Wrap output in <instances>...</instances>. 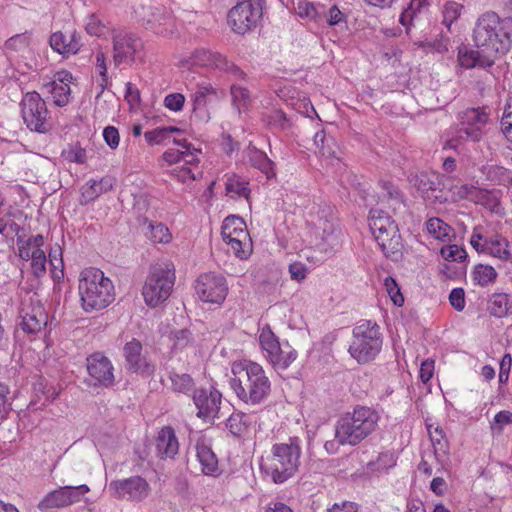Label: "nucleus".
<instances>
[{"instance_id": "f257e3e1", "label": "nucleus", "mask_w": 512, "mask_h": 512, "mask_svg": "<svg viewBox=\"0 0 512 512\" xmlns=\"http://www.w3.org/2000/svg\"><path fill=\"white\" fill-rule=\"evenodd\" d=\"M512 18H500L495 12L482 14L476 21L473 40L477 48L488 54L486 62L506 54L512 44Z\"/></svg>"}, {"instance_id": "f03ea898", "label": "nucleus", "mask_w": 512, "mask_h": 512, "mask_svg": "<svg viewBox=\"0 0 512 512\" xmlns=\"http://www.w3.org/2000/svg\"><path fill=\"white\" fill-rule=\"evenodd\" d=\"M230 388L246 404L261 403L270 392V381L263 367L249 360L231 364Z\"/></svg>"}, {"instance_id": "7ed1b4c3", "label": "nucleus", "mask_w": 512, "mask_h": 512, "mask_svg": "<svg viewBox=\"0 0 512 512\" xmlns=\"http://www.w3.org/2000/svg\"><path fill=\"white\" fill-rule=\"evenodd\" d=\"M379 412L368 406H356L342 415L335 424V440L340 445L356 446L376 431Z\"/></svg>"}, {"instance_id": "20e7f679", "label": "nucleus", "mask_w": 512, "mask_h": 512, "mask_svg": "<svg viewBox=\"0 0 512 512\" xmlns=\"http://www.w3.org/2000/svg\"><path fill=\"white\" fill-rule=\"evenodd\" d=\"M300 456L301 445L299 438H290L287 443L274 444L270 454L262 457L260 468L274 483H284L297 471Z\"/></svg>"}, {"instance_id": "39448f33", "label": "nucleus", "mask_w": 512, "mask_h": 512, "mask_svg": "<svg viewBox=\"0 0 512 512\" xmlns=\"http://www.w3.org/2000/svg\"><path fill=\"white\" fill-rule=\"evenodd\" d=\"M78 289L82 308L87 313L100 311L115 299L112 281L98 268H86L80 273Z\"/></svg>"}, {"instance_id": "423d86ee", "label": "nucleus", "mask_w": 512, "mask_h": 512, "mask_svg": "<svg viewBox=\"0 0 512 512\" xmlns=\"http://www.w3.org/2000/svg\"><path fill=\"white\" fill-rule=\"evenodd\" d=\"M383 337L377 322H362L353 329L348 352L358 364L373 361L380 353Z\"/></svg>"}, {"instance_id": "0eeeda50", "label": "nucleus", "mask_w": 512, "mask_h": 512, "mask_svg": "<svg viewBox=\"0 0 512 512\" xmlns=\"http://www.w3.org/2000/svg\"><path fill=\"white\" fill-rule=\"evenodd\" d=\"M175 282V268L171 262L156 263L150 268V273L143 287V297L146 304L156 307L170 296Z\"/></svg>"}, {"instance_id": "6e6552de", "label": "nucleus", "mask_w": 512, "mask_h": 512, "mask_svg": "<svg viewBox=\"0 0 512 512\" xmlns=\"http://www.w3.org/2000/svg\"><path fill=\"white\" fill-rule=\"evenodd\" d=\"M369 227L376 242L386 256L400 252L402 245L398 227L386 212L371 209Z\"/></svg>"}, {"instance_id": "1a4fd4ad", "label": "nucleus", "mask_w": 512, "mask_h": 512, "mask_svg": "<svg viewBox=\"0 0 512 512\" xmlns=\"http://www.w3.org/2000/svg\"><path fill=\"white\" fill-rule=\"evenodd\" d=\"M259 344L263 357L277 369H287L297 358V352L288 342L280 343L269 325H264L259 332Z\"/></svg>"}, {"instance_id": "9d476101", "label": "nucleus", "mask_w": 512, "mask_h": 512, "mask_svg": "<svg viewBox=\"0 0 512 512\" xmlns=\"http://www.w3.org/2000/svg\"><path fill=\"white\" fill-rule=\"evenodd\" d=\"M459 128L455 139L448 141L451 146L453 142L472 141L480 142L484 136V127L490 120L488 107H471L458 113Z\"/></svg>"}, {"instance_id": "9b49d317", "label": "nucleus", "mask_w": 512, "mask_h": 512, "mask_svg": "<svg viewBox=\"0 0 512 512\" xmlns=\"http://www.w3.org/2000/svg\"><path fill=\"white\" fill-rule=\"evenodd\" d=\"M262 16V0H242L228 13L232 30L244 35L256 26Z\"/></svg>"}, {"instance_id": "f8f14e48", "label": "nucleus", "mask_w": 512, "mask_h": 512, "mask_svg": "<svg viewBox=\"0 0 512 512\" xmlns=\"http://www.w3.org/2000/svg\"><path fill=\"white\" fill-rule=\"evenodd\" d=\"M22 118L31 131L45 133L49 130L48 110L40 94L28 92L21 102Z\"/></svg>"}, {"instance_id": "ddd939ff", "label": "nucleus", "mask_w": 512, "mask_h": 512, "mask_svg": "<svg viewBox=\"0 0 512 512\" xmlns=\"http://www.w3.org/2000/svg\"><path fill=\"white\" fill-rule=\"evenodd\" d=\"M90 491L85 485L64 486L49 492L38 504L41 512H52L53 509L68 507L81 500L82 496Z\"/></svg>"}, {"instance_id": "4468645a", "label": "nucleus", "mask_w": 512, "mask_h": 512, "mask_svg": "<svg viewBox=\"0 0 512 512\" xmlns=\"http://www.w3.org/2000/svg\"><path fill=\"white\" fill-rule=\"evenodd\" d=\"M109 491L116 499L139 502L148 497L150 486L144 478L132 476L111 481Z\"/></svg>"}, {"instance_id": "2eb2a0df", "label": "nucleus", "mask_w": 512, "mask_h": 512, "mask_svg": "<svg viewBox=\"0 0 512 512\" xmlns=\"http://www.w3.org/2000/svg\"><path fill=\"white\" fill-rule=\"evenodd\" d=\"M90 386L108 388L114 384V368L111 361L100 352L93 353L86 359Z\"/></svg>"}, {"instance_id": "dca6fc26", "label": "nucleus", "mask_w": 512, "mask_h": 512, "mask_svg": "<svg viewBox=\"0 0 512 512\" xmlns=\"http://www.w3.org/2000/svg\"><path fill=\"white\" fill-rule=\"evenodd\" d=\"M195 291L203 302L220 306L224 301L223 277L214 273L200 275L195 283Z\"/></svg>"}, {"instance_id": "f3484780", "label": "nucleus", "mask_w": 512, "mask_h": 512, "mask_svg": "<svg viewBox=\"0 0 512 512\" xmlns=\"http://www.w3.org/2000/svg\"><path fill=\"white\" fill-rule=\"evenodd\" d=\"M142 350V344L137 339H132L124 345L125 368L131 373L151 376L155 372V366L147 361Z\"/></svg>"}, {"instance_id": "a211bd4d", "label": "nucleus", "mask_w": 512, "mask_h": 512, "mask_svg": "<svg viewBox=\"0 0 512 512\" xmlns=\"http://www.w3.org/2000/svg\"><path fill=\"white\" fill-rule=\"evenodd\" d=\"M142 48L140 39L131 34L119 33L113 38L114 63L119 65L126 60L134 61L135 54Z\"/></svg>"}, {"instance_id": "6ab92c4d", "label": "nucleus", "mask_w": 512, "mask_h": 512, "mask_svg": "<svg viewBox=\"0 0 512 512\" xmlns=\"http://www.w3.org/2000/svg\"><path fill=\"white\" fill-rule=\"evenodd\" d=\"M222 394L215 389H197L193 395V401L198 408L199 418L214 417L220 410Z\"/></svg>"}, {"instance_id": "aec40b11", "label": "nucleus", "mask_w": 512, "mask_h": 512, "mask_svg": "<svg viewBox=\"0 0 512 512\" xmlns=\"http://www.w3.org/2000/svg\"><path fill=\"white\" fill-rule=\"evenodd\" d=\"M414 185L424 199L439 203L445 201L441 194L439 174L421 172L415 176Z\"/></svg>"}, {"instance_id": "412c9836", "label": "nucleus", "mask_w": 512, "mask_h": 512, "mask_svg": "<svg viewBox=\"0 0 512 512\" xmlns=\"http://www.w3.org/2000/svg\"><path fill=\"white\" fill-rule=\"evenodd\" d=\"M72 79L71 73L67 71L58 72L55 79L43 85V92L50 93L57 106H65L69 102L71 89L69 82Z\"/></svg>"}, {"instance_id": "4be33fe9", "label": "nucleus", "mask_w": 512, "mask_h": 512, "mask_svg": "<svg viewBox=\"0 0 512 512\" xmlns=\"http://www.w3.org/2000/svg\"><path fill=\"white\" fill-rule=\"evenodd\" d=\"M80 38V35L76 31L71 32L69 35L58 31L50 36V46L59 54L69 56L76 54L80 50Z\"/></svg>"}, {"instance_id": "5701e85b", "label": "nucleus", "mask_w": 512, "mask_h": 512, "mask_svg": "<svg viewBox=\"0 0 512 512\" xmlns=\"http://www.w3.org/2000/svg\"><path fill=\"white\" fill-rule=\"evenodd\" d=\"M179 449L178 440L172 427H163L156 437V450L160 458H173Z\"/></svg>"}, {"instance_id": "b1692460", "label": "nucleus", "mask_w": 512, "mask_h": 512, "mask_svg": "<svg viewBox=\"0 0 512 512\" xmlns=\"http://www.w3.org/2000/svg\"><path fill=\"white\" fill-rule=\"evenodd\" d=\"M486 57L488 54L483 52L482 49L477 48L476 50L463 48L458 52V62L461 67L466 69H471L475 67L480 68H488L491 67L495 63V59L491 57V61L486 62Z\"/></svg>"}, {"instance_id": "393cba45", "label": "nucleus", "mask_w": 512, "mask_h": 512, "mask_svg": "<svg viewBox=\"0 0 512 512\" xmlns=\"http://www.w3.org/2000/svg\"><path fill=\"white\" fill-rule=\"evenodd\" d=\"M247 155L252 166L265 174L267 179H272L276 176L275 163L264 152L250 144Z\"/></svg>"}, {"instance_id": "a878e982", "label": "nucleus", "mask_w": 512, "mask_h": 512, "mask_svg": "<svg viewBox=\"0 0 512 512\" xmlns=\"http://www.w3.org/2000/svg\"><path fill=\"white\" fill-rule=\"evenodd\" d=\"M221 58L219 53H214L206 49H197L191 57L181 61L182 67L188 69L192 67H212L217 65Z\"/></svg>"}, {"instance_id": "bb28decb", "label": "nucleus", "mask_w": 512, "mask_h": 512, "mask_svg": "<svg viewBox=\"0 0 512 512\" xmlns=\"http://www.w3.org/2000/svg\"><path fill=\"white\" fill-rule=\"evenodd\" d=\"M138 222L140 225L147 224V231L145 235L149 238L153 243H168L170 242L172 236L169 232V229L160 222L149 221L147 217L138 218Z\"/></svg>"}, {"instance_id": "cd10ccee", "label": "nucleus", "mask_w": 512, "mask_h": 512, "mask_svg": "<svg viewBox=\"0 0 512 512\" xmlns=\"http://www.w3.org/2000/svg\"><path fill=\"white\" fill-rule=\"evenodd\" d=\"M427 431L434 449L435 456H446L449 451L448 441L443 429L439 425L427 424Z\"/></svg>"}, {"instance_id": "c85d7f7f", "label": "nucleus", "mask_w": 512, "mask_h": 512, "mask_svg": "<svg viewBox=\"0 0 512 512\" xmlns=\"http://www.w3.org/2000/svg\"><path fill=\"white\" fill-rule=\"evenodd\" d=\"M248 184L245 178L233 174L226 181V196L229 195L231 199L237 196L244 202H247L250 194Z\"/></svg>"}, {"instance_id": "c756f323", "label": "nucleus", "mask_w": 512, "mask_h": 512, "mask_svg": "<svg viewBox=\"0 0 512 512\" xmlns=\"http://www.w3.org/2000/svg\"><path fill=\"white\" fill-rule=\"evenodd\" d=\"M196 455L205 474H213L218 468V461L210 447L204 443L196 444Z\"/></svg>"}, {"instance_id": "7c9ffc66", "label": "nucleus", "mask_w": 512, "mask_h": 512, "mask_svg": "<svg viewBox=\"0 0 512 512\" xmlns=\"http://www.w3.org/2000/svg\"><path fill=\"white\" fill-rule=\"evenodd\" d=\"M508 242L500 236H495L491 239H485L481 247V252H488L494 257L507 260L510 257V252L507 249Z\"/></svg>"}, {"instance_id": "2f4dec72", "label": "nucleus", "mask_w": 512, "mask_h": 512, "mask_svg": "<svg viewBox=\"0 0 512 512\" xmlns=\"http://www.w3.org/2000/svg\"><path fill=\"white\" fill-rule=\"evenodd\" d=\"M226 244L229 246V250L233 252V254L241 259H247L251 253V246L247 245L248 238H240L237 235H233V233H229L226 235Z\"/></svg>"}, {"instance_id": "473e14b6", "label": "nucleus", "mask_w": 512, "mask_h": 512, "mask_svg": "<svg viewBox=\"0 0 512 512\" xmlns=\"http://www.w3.org/2000/svg\"><path fill=\"white\" fill-rule=\"evenodd\" d=\"M490 314L497 318H503L509 315L512 310V305L509 304V299L506 294H495L489 303Z\"/></svg>"}, {"instance_id": "72a5a7b5", "label": "nucleus", "mask_w": 512, "mask_h": 512, "mask_svg": "<svg viewBox=\"0 0 512 512\" xmlns=\"http://www.w3.org/2000/svg\"><path fill=\"white\" fill-rule=\"evenodd\" d=\"M426 229L430 235L441 241L449 240L453 231L451 226L439 218H430L426 223Z\"/></svg>"}, {"instance_id": "f704fd0d", "label": "nucleus", "mask_w": 512, "mask_h": 512, "mask_svg": "<svg viewBox=\"0 0 512 512\" xmlns=\"http://www.w3.org/2000/svg\"><path fill=\"white\" fill-rule=\"evenodd\" d=\"M497 277L496 270L490 265L477 264L472 272L473 280L480 286H487L495 281Z\"/></svg>"}, {"instance_id": "c9c22d12", "label": "nucleus", "mask_w": 512, "mask_h": 512, "mask_svg": "<svg viewBox=\"0 0 512 512\" xmlns=\"http://www.w3.org/2000/svg\"><path fill=\"white\" fill-rule=\"evenodd\" d=\"M231 101L232 106L235 108L237 113H241L245 111L248 107V103L250 101V95L246 88H243L238 85H231Z\"/></svg>"}, {"instance_id": "e433bc0d", "label": "nucleus", "mask_w": 512, "mask_h": 512, "mask_svg": "<svg viewBox=\"0 0 512 512\" xmlns=\"http://www.w3.org/2000/svg\"><path fill=\"white\" fill-rule=\"evenodd\" d=\"M314 144L319 152L325 157H334L336 155V144L332 137H327L325 131H318L314 135Z\"/></svg>"}, {"instance_id": "4c0bfd02", "label": "nucleus", "mask_w": 512, "mask_h": 512, "mask_svg": "<svg viewBox=\"0 0 512 512\" xmlns=\"http://www.w3.org/2000/svg\"><path fill=\"white\" fill-rule=\"evenodd\" d=\"M512 425V412L502 410L490 421V429L493 435H501L504 429Z\"/></svg>"}, {"instance_id": "58836bf2", "label": "nucleus", "mask_w": 512, "mask_h": 512, "mask_svg": "<svg viewBox=\"0 0 512 512\" xmlns=\"http://www.w3.org/2000/svg\"><path fill=\"white\" fill-rule=\"evenodd\" d=\"M315 229L323 241H330L336 231V224L333 218L319 217L315 223Z\"/></svg>"}, {"instance_id": "ea45409f", "label": "nucleus", "mask_w": 512, "mask_h": 512, "mask_svg": "<svg viewBox=\"0 0 512 512\" xmlns=\"http://www.w3.org/2000/svg\"><path fill=\"white\" fill-rule=\"evenodd\" d=\"M396 464V458L393 452L386 451L380 453L375 461L369 463V467L372 471H385L389 468L394 467Z\"/></svg>"}, {"instance_id": "a19ab883", "label": "nucleus", "mask_w": 512, "mask_h": 512, "mask_svg": "<svg viewBox=\"0 0 512 512\" xmlns=\"http://www.w3.org/2000/svg\"><path fill=\"white\" fill-rule=\"evenodd\" d=\"M463 6L455 1H448L443 8V24L450 29L452 23L456 21L462 11Z\"/></svg>"}, {"instance_id": "79ce46f5", "label": "nucleus", "mask_w": 512, "mask_h": 512, "mask_svg": "<svg viewBox=\"0 0 512 512\" xmlns=\"http://www.w3.org/2000/svg\"><path fill=\"white\" fill-rule=\"evenodd\" d=\"M226 427L234 436H241L247 429L246 416L242 413L232 414L226 421Z\"/></svg>"}, {"instance_id": "37998d69", "label": "nucleus", "mask_w": 512, "mask_h": 512, "mask_svg": "<svg viewBox=\"0 0 512 512\" xmlns=\"http://www.w3.org/2000/svg\"><path fill=\"white\" fill-rule=\"evenodd\" d=\"M172 387L176 392L187 393L194 385L193 379L188 374L172 373L170 376Z\"/></svg>"}, {"instance_id": "c03bdc74", "label": "nucleus", "mask_w": 512, "mask_h": 512, "mask_svg": "<svg viewBox=\"0 0 512 512\" xmlns=\"http://www.w3.org/2000/svg\"><path fill=\"white\" fill-rule=\"evenodd\" d=\"M101 194L103 193L97 181L91 180L81 188L80 201L82 204H87L98 198Z\"/></svg>"}, {"instance_id": "a18cd8bd", "label": "nucleus", "mask_w": 512, "mask_h": 512, "mask_svg": "<svg viewBox=\"0 0 512 512\" xmlns=\"http://www.w3.org/2000/svg\"><path fill=\"white\" fill-rule=\"evenodd\" d=\"M441 256L447 261L462 262L467 258V252L458 245H447L441 248Z\"/></svg>"}, {"instance_id": "49530a36", "label": "nucleus", "mask_w": 512, "mask_h": 512, "mask_svg": "<svg viewBox=\"0 0 512 512\" xmlns=\"http://www.w3.org/2000/svg\"><path fill=\"white\" fill-rule=\"evenodd\" d=\"M231 227H233V230L230 233H233V235H237L240 238H248V232L243 218L236 215L226 216V230Z\"/></svg>"}, {"instance_id": "de8ad7c7", "label": "nucleus", "mask_w": 512, "mask_h": 512, "mask_svg": "<svg viewBox=\"0 0 512 512\" xmlns=\"http://www.w3.org/2000/svg\"><path fill=\"white\" fill-rule=\"evenodd\" d=\"M32 272L36 277H41L46 272V256L42 249L34 250V256L30 258Z\"/></svg>"}, {"instance_id": "09e8293b", "label": "nucleus", "mask_w": 512, "mask_h": 512, "mask_svg": "<svg viewBox=\"0 0 512 512\" xmlns=\"http://www.w3.org/2000/svg\"><path fill=\"white\" fill-rule=\"evenodd\" d=\"M30 43V36L27 33L17 34L9 38L5 47L13 51H23L28 48Z\"/></svg>"}, {"instance_id": "8fccbe9b", "label": "nucleus", "mask_w": 512, "mask_h": 512, "mask_svg": "<svg viewBox=\"0 0 512 512\" xmlns=\"http://www.w3.org/2000/svg\"><path fill=\"white\" fill-rule=\"evenodd\" d=\"M384 286L388 292L391 300L396 306H402L404 303V297L400 292L398 284L392 277H387L384 281Z\"/></svg>"}, {"instance_id": "3c124183", "label": "nucleus", "mask_w": 512, "mask_h": 512, "mask_svg": "<svg viewBox=\"0 0 512 512\" xmlns=\"http://www.w3.org/2000/svg\"><path fill=\"white\" fill-rule=\"evenodd\" d=\"M215 94L214 89L211 86L199 87V89L192 95L194 110L204 106L207 100Z\"/></svg>"}, {"instance_id": "603ef678", "label": "nucleus", "mask_w": 512, "mask_h": 512, "mask_svg": "<svg viewBox=\"0 0 512 512\" xmlns=\"http://www.w3.org/2000/svg\"><path fill=\"white\" fill-rule=\"evenodd\" d=\"M474 201L491 208L499 204V200L496 197L494 190L490 191L480 188L478 189Z\"/></svg>"}, {"instance_id": "864d4df0", "label": "nucleus", "mask_w": 512, "mask_h": 512, "mask_svg": "<svg viewBox=\"0 0 512 512\" xmlns=\"http://www.w3.org/2000/svg\"><path fill=\"white\" fill-rule=\"evenodd\" d=\"M294 10L301 18L315 19L317 11L313 3L308 1H298Z\"/></svg>"}, {"instance_id": "5fc2aeb1", "label": "nucleus", "mask_w": 512, "mask_h": 512, "mask_svg": "<svg viewBox=\"0 0 512 512\" xmlns=\"http://www.w3.org/2000/svg\"><path fill=\"white\" fill-rule=\"evenodd\" d=\"M183 149L184 155L181 161H183L185 165H197L199 163L197 153H200L201 151L192 148V145L188 141H184Z\"/></svg>"}, {"instance_id": "6e6d98bb", "label": "nucleus", "mask_w": 512, "mask_h": 512, "mask_svg": "<svg viewBox=\"0 0 512 512\" xmlns=\"http://www.w3.org/2000/svg\"><path fill=\"white\" fill-rule=\"evenodd\" d=\"M435 361L433 359H426L421 363L419 377L420 380L426 384L434 375Z\"/></svg>"}, {"instance_id": "4d7b16f0", "label": "nucleus", "mask_w": 512, "mask_h": 512, "mask_svg": "<svg viewBox=\"0 0 512 512\" xmlns=\"http://www.w3.org/2000/svg\"><path fill=\"white\" fill-rule=\"evenodd\" d=\"M184 102L185 97L180 93L169 94L164 99L165 106L172 111L181 110Z\"/></svg>"}, {"instance_id": "13d9d810", "label": "nucleus", "mask_w": 512, "mask_h": 512, "mask_svg": "<svg viewBox=\"0 0 512 512\" xmlns=\"http://www.w3.org/2000/svg\"><path fill=\"white\" fill-rule=\"evenodd\" d=\"M17 247L19 252V257L22 260L28 261L30 258L34 256V250L30 246V244L26 241L24 236L17 237Z\"/></svg>"}, {"instance_id": "bf43d9fd", "label": "nucleus", "mask_w": 512, "mask_h": 512, "mask_svg": "<svg viewBox=\"0 0 512 512\" xmlns=\"http://www.w3.org/2000/svg\"><path fill=\"white\" fill-rule=\"evenodd\" d=\"M103 137L107 145L111 149H115L119 145L120 136L118 130L114 126H108L103 131Z\"/></svg>"}, {"instance_id": "052dcab7", "label": "nucleus", "mask_w": 512, "mask_h": 512, "mask_svg": "<svg viewBox=\"0 0 512 512\" xmlns=\"http://www.w3.org/2000/svg\"><path fill=\"white\" fill-rule=\"evenodd\" d=\"M451 305L458 311H461L465 306V292L462 288H455L449 295Z\"/></svg>"}, {"instance_id": "680f3d73", "label": "nucleus", "mask_w": 512, "mask_h": 512, "mask_svg": "<svg viewBox=\"0 0 512 512\" xmlns=\"http://www.w3.org/2000/svg\"><path fill=\"white\" fill-rule=\"evenodd\" d=\"M125 100L131 107L137 106L140 103V91L131 82L126 83Z\"/></svg>"}, {"instance_id": "e2e57ef3", "label": "nucleus", "mask_w": 512, "mask_h": 512, "mask_svg": "<svg viewBox=\"0 0 512 512\" xmlns=\"http://www.w3.org/2000/svg\"><path fill=\"white\" fill-rule=\"evenodd\" d=\"M289 273L293 280L301 281L306 277L307 268L301 262H294L289 265Z\"/></svg>"}, {"instance_id": "0e129e2a", "label": "nucleus", "mask_w": 512, "mask_h": 512, "mask_svg": "<svg viewBox=\"0 0 512 512\" xmlns=\"http://www.w3.org/2000/svg\"><path fill=\"white\" fill-rule=\"evenodd\" d=\"M326 512H358V506L351 501H342L334 503L331 507L326 509Z\"/></svg>"}, {"instance_id": "69168bd1", "label": "nucleus", "mask_w": 512, "mask_h": 512, "mask_svg": "<svg viewBox=\"0 0 512 512\" xmlns=\"http://www.w3.org/2000/svg\"><path fill=\"white\" fill-rule=\"evenodd\" d=\"M145 139L150 145H156L162 143L166 138L165 136V130L160 128H156L151 131H147L145 133Z\"/></svg>"}, {"instance_id": "338daca9", "label": "nucleus", "mask_w": 512, "mask_h": 512, "mask_svg": "<svg viewBox=\"0 0 512 512\" xmlns=\"http://www.w3.org/2000/svg\"><path fill=\"white\" fill-rule=\"evenodd\" d=\"M43 329L42 322H19L15 333L18 335L21 330L27 334H37Z\"/></svg>"}, {"instance_id": "774afa93", "label": "nucleus", "mask_w": 512, "mask_h": 512, "mask_svg": "<svg viewBox=\"0 0 512 512\" xmlns=\"http://www.w3.org/2000/svg\"><path fill=\"white\" fill-rule=\"evenodd\" d=\"M67 158L70 161L83 164L86 161V150L81 147L75 146L67 152Z\"/></svg>"}]
</instances>
